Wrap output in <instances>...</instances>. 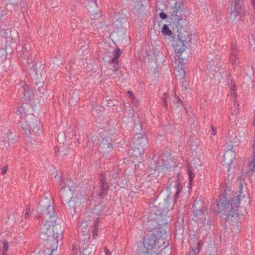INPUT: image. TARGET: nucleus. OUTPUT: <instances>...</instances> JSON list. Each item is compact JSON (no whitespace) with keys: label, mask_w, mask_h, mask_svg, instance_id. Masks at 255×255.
I'll use <instances>...</instances> for the list:
<instances>
[{"label":"nucleus","mask_w":255,"mask_h":255,"mask_svg":"<svg viewBox=\"0 0 255 255\" xmlns=\"http://www.w3.org/2000/svg\"><path fill=\"white\" fill-rule=\"evenodd\" d=\"M174 202L167 195L162 202L158 198L152 199L149 204V225L152 226L153 234L137 245L135 255H170L171 248L168 247V235L161 228L169 223L171 218L168 215Z\"/></svg>","instance_id":"f257e3e1"},{"label":"nucleus","mask_w":255,"mask_h":255,"mask_svg":"<svg viewBox=\"0 0 255 255\" xmlns=\"http://www.w3.org/2000/svg\"><path fill=\"white\" fill-rule=\"evenodd\" d=\"M53 204L51 197L48 196L43 198L37 206V210L43 212L45 219V223L40 228L39 237L41 240L46 241V243L40 255H52L58 247V238L63 232L61 226L57 223V216Z\"/></svg>","instance_id":"f03ea898"},{"label":"nucleus","mask_w":255,"mask_h":255,"mask_svg":"<svg viewBox=\"0 0 255 255\" xmlns=\"http://www.w3.org/2000/svg\"><path fill=\"white\" fill-rule=\"evenodd\" d=\"M243 195V184L240 183L238 192L234 193L232 196L226 197L223 196L219 200L217 204L219 209V214L220 217H222V214L226 216V223H230V219L232 222L235 223L233 224L235 229H238L239 225H237V219L238 209L240 207L241 199L244 198Z\"/></svg>","instance_id":"7ed1b4c3"},{"label":"nucleus","mask_w":255,"mask_h":255,"mask_svg":"<svg viewBox=\"0 0 255 255\" xmlns=\"http://www.w3.org/2000/svg\"><path fill=\"white\" fill-rule=\"evenodd\" d=\"M55 177L60 181V192L62 198L65 196V193H67L68 191L72 193V197L67 202V204L70 212L73 216L78 211V208L84 202V199L82 195L74 193L75 191V186L73 182L71 180H67L65 182L62 181L59 176L56 175Z\"/></svg>","instance_id":"20e7f679"},{"label":"nucleus","mask_w":255,"mask_h":255,"mask_svg":"<svg viewBox=\"0 0 255 255\" xmlns=\"http://www.w3.org/2000/svg\"><path fill=\"white\" fill-rule=\"evenodd\" d=\"M15 113L21 117L19 123L24 131V134L28 139L30 135H33L34 133L39 131L40 128V122L36 118H34L35 121L32 122L27 121V120L25 119L27 117L25 107L22 105L18 106Z\"/></svg>","instance_id":"39448f33"},{"label":"nucleus","mask_w":255,"mask_h":255,"mask_svg":"<svg viewBox=\"0 0 255 255\" xmlns=\"http://www.w3.org/2000/svg\"><path fill=\"white\" fill-rule=\"evenodd\" d=\"M189 40V35L188 32H184V33L179 34L177 40H174L172 43V46L174 48L176 56L178 58V62L179 65H181V68L183 69V64L184 59L181 56L184 51L187 48L188 41Z\"/></svg>","instance_id":"423d86ee"},{"label":"nucleus","mask_w":255,"mask_h":255,"mask_svg":"<svg viewBox=\"0 0 255 255\" xmlns=\"http://www.w3.org/2000/svg\"><path fill=\"white\" fill-rule=\"evenodd\" d=\"M136 136L133 141L135 146L133 149V155L140 160L141 156L144 153V145L142 144H145L146 140L141 134H136Z\"/></svg>","instance_id":"0eeeda50"},{"label":"nucleus","mask_w":255,"mask_h":255,"mask_svg":"<svg viewBox=\"0 0 255 255\" xmlns=\"http://www.w3.org/2000/svg\"><path fill=\"white\" fill-rule=\"evenodd\" d=\"M245 15V10L243 5V0H235L234 10L231 13V16L233 19L239 18L242 20Z\"/></svg>","instance_id":"6e6552de"},{"label":"nucleus","mask_w":255,"mask_h":255,"mask_svg":"<svg viewBox=\"0 0 255 255\" xmlns=\"http://www.w3.org/2000/svg\"><path fill=\"white\" fill-rule=\"evenodd\" d=\"M174 188L175 193L174 194V199L178 198L183 189V183L180 180V177L179 173L175 177L174 180L172 181L171 183L167 187V189L170 191Z\"/></svg>","instance_id":"1a4fd4ad"},{"label":"nucleus","mask_w":255,"mask_h":255,"mask_svg":"<svg viewBox=\"0 0 255 255\" xmlns=\"http://www.w3.org/2000/svg\"><path fill=\"white\" fill-rule=\"evenodd\" d=\"M247 129L245 128L241 127L239 128L236 132L235 137H231V142L235 146H239L242 142L246 139Z\"/></svg>","instance_id":"9d476101"},{"label":"nucleus","mask_w":255,"mask_h":255,"mask_svg":"<svg viewBox=\"0 0 255 255\" xmlns=\"http://www.w3.org/2000/svg\"><path fill=\"white\" fill-rule=\"evenodd\" d=\"M2 136L0 137V144L5 148H8L10 144H12L14 140V135L11 131L7 130L2 132Z\"/></svg>","instance_id":"9b49d317"},{"label":"nucleus","mask_w":255,"mask_h":255,"mask_svg":"<svg viewBox=\"0 0 255 255\" xmlns=\"http://www.w3.org/2000/svg\"><path fill=\"white\" fill-rule=\"evenodd\" d=\"M101 134H102V133H101ZM104 135L105 133H103L101 135L102 137V139L99 144V149L100 152H103V153L110 152L112 148V145L108 141V139H109V137L107 136L105 137H102V136Z\"/></svg>","instance_id":"f8f14e48"},{"label":"nucleus","mask_w":255,"mask_h":255,"mask_svg":"<svg viewBox=\"0 0 255 255\" xmlns=\"http://www.w3.org/2000/svg\"><path fill=\"white\" fill-rule=\"evenodd\" d=\"M235 152L230 149L227 150L224 155V162L230 168L235 159Z\"/></svg>","instance_id":"ddd939ff"},{"label":"nucleus","mask_w":255,"mask_h":255,"mask_svg":"<svg viewBox=\"0 0 255 255\" xmlns=\"http://www.w3.org/2000/svg\"><path fill=\"white\" fill-rule=\"evenodd\" d=\"M100 184L101 186V191L100 193V196L104 197L107 194L108 190V184L107 182L104 175H100Z\"/></svg>","instance_id":"4468645a"},{"label":"nucleus","mask_w":255,"mask_h":255,"mask_svg":"<svg viewBox=\"0 0 255 255\" xmlns=\"http://www.w3.org/2000/svg\"><path fill=\"white\" fill-rule=\"evenodd\" d=\"M89 3L87 5V9L90 13L94 15V18L98 15V5L96 0H88Z\"/></svg>","instance_id":"2eb2a0df"},{"label":"nucleus","mask_w":255,"mask_h":255,"mask_svg":"<svg viewBox=\"0 0 255 255\" xmlns=\"http://www.w3.org/2000/svg\"><path fill=\"white\" fill-rule=\"evenodd\" d=\"M161 32H162L163 35H164V36L171 37L172 38L173 43L174 40H177L178 39V37L179 34H183V33H184V32H186V31H184L183 32H182V31L179 32L178 35H177V37H176L174 35L172 31L169 29L168 25L167 24H164L162 28Z\"/></svg>","instance_id":"dca6fc26"},{"label":"nucleus","mask_w":255,"mask_h":255,"mask_svg":"<svg viewBox=\"0 0 255 255\" xmlns=\"http://www.w3.org/2000/svg\"><path fill=\"white\" fill-rule=\"evenodd\" d=\"M248 165L249 171L253 174L255 170V149L254 150L253 155L248 158Z\"/></svg>","instance_id":"f3484780"},{"label":"nucleus","mask_w":255,"mask_h":255,"mask_svg":"<svg viewBox=\"0 0 255 255\" xmlns=\"http://www.w3.org/2000/svg\"><path fill=\"white\" fill-rule=\"evenodd\" d=\"M180 5L179 2L174 0H170L167 3V7L174 10V11L177 12L180 8Z\"/></svg>","instance_id":"a211bd4d"},{"label":"nucleus","mask_w":255,"mask_h":255,"mask_svg":"<svg viewBox=\"0 0 255 255\" xmlns=\"http://www.w3.org/2000/svg\"><path fill=\"white\" fill-rule=\"evenodd\" d=\"M194 218L193 219L196 222H199L203 220L204 218V211L203 209H197L194 212Z\"/></svg>","instance_id":"6ab92c4d"},{"label":"nucleus","mask_w":255,"mask_h":255,"mask_svg":"<svg viewBox=\"0 0 255 255\" xmlns=\"http://www.w3.org/2000/svg\"><path fill=\"white\" fill-rule=\"evenodd\" d=\"M239 112V104L236 100H234L233 105L231 107V113L232 116L237 115Z\"/></svg>","instance_id":"aec40b11"},{"label":"nucleus","mask_w":255,"mask_h":255,"mask_svg":"<svg viewBox=\"0 0 255 255\" xmlns=\"http://www.w3.org/2000/svg\"><path fill=\"white\" fill-rule=\"evenodd\" d=\"M78 231L86 233L88 231V224L87 221H82L78 227Z\"/></svg>","instance_id":"412c9836"},{"label":"nucleus","mask_w":255,"mask_h":255,"mask_svg":"<svg viewBox=\"0 0 255 255\" xmlns=\"http://www.w3.org/2000/svg\"><path fill=\"white\" fill-rule=\"evenodd\" d=\"M98 224H99L98 219H97L95 221V222L94 223L93 229L92 232V238H93V239H94V240L95 239L98 235V228H99Z\"/></svg>","instance_id":"4be33fe9"},{"label":"nucleus","mask_w":255,"mask_h":255,"mask_svg":"<svg viewBox=\"0 0 255 255\" xmlns=\"http://www.w3.org/2000/svg\"><path fill=\"white\" fill-rule=\"evenodd\" d=\"M114 57L110 60L111 62H119L118 58L121 55V50L120 48H117L113 53Z\"/></svg>","instance_id":"5701e85b"},{"label":"nucleus","mask_w":255,"mask_h":255,"mask_svg":"<svg viewBox=\"0 0 255 255\" xmlns=\"http://www.w3.org/2000/svg\"><path fill=\"white\" fill-rule=\"evenodd\" d=\"M230 60L233 65H237V64L239 62V60L238 59L237 57V53H236L235 52L231 53V55L230 57Z\"/></svg>","instance_id":"b1692460"},{"label":"nucleus","mask_w":255,"mask_h":255,"mask_svg":"<svg viewBox=\"0 0 255 255\" xmlns=\"http://www.w3.org/2000/svg\"><path fill=\"white\" fill-rule=\"evenodd\" d=\"M72 251L73 255H78L80 251L79 245L76 244H74L72 246Z\"/></svg>","instance_id":"393cba45"},{"label":"nucleus","mask_w":255,"mask_h":255,"mask_svg":"<svg viewBox=\"0 0 255 255\" xmlns=\"http://www.w3.org/2000/svg\"><path fill=\"white\" fill-rule=\"evenodd\" d=\"M20 85L23 89V94L25 97H29V95H26V89L30 90L29 88L27 87V85H26L25 82H22L20 83Z\"/></svg>","instance_id":"a878e982"},{"label":"nucleus","mask_w":255,"mask_h":255,"mask_svg":"<svg viewBox=\"0 0 255 255\" xmlns=\"http://www.w3.org/2000/svg\"><path fill=\"white\" fill-rule=\"evenodd\" d=\"M188 177H189V186H191L192 184V182L193 179H194L195 175L192 172L191 169H188Z\"/></svg>","instance_id":"bb28decb"},{"label":"nucleus","mask_w":255,"mask_h":255,"mask_svg":"<svg viewBox=\"0 0 255 255\" xmlns=\"http://www.w3.org/2000/svg\"><path fill=\"white\" fill-rule=\"evenodd\" d=\"M92 252V249L88 247L84 248L82 252V255H90Z\"/></svg>","instance_id":"cd10ccee"},{"label":"nucleus","mask_w":255,"mask_h":255,"mask_svg":"<svg viewBox=\"0 0 255 255\" xmlns=\"http://www.w3.org/2000/svg\"><path fill=\"white\" fill-rule=\"evenodd\" d=\"M9 246L7 242H3V250L4 252L2 253V255H7L6 252L8 250Z\"/></svg>","instance_id":"c85d7f7f"},{"label":"nucleus","mask_w":255,"mask_h":255,"mask_svg":"<svg viewBox=\"0 0 255 255\" xmlns=\"http://www.w3.org/2000/svg\"><path fill=\"white\" fill-rule=\"evenodd\" d=\"M230 89L231 91V96H232L233 98H235L236 97L235 88V86L233 84H231V85L230 87Z\"/></svg>","instance_id":"c756f323"},{"label":"nucleus","mask_w":255,"mask_h":255,"mask_svg":"<svg viewBox=\"0 0 255 255\" xmlns=\"http://www.w3.org/2000/svg\"><path fill=\"white\" fill-rule=\"evenodd\" d=\"M30 210H31L30 207L29 206H27L26 209L25 213L24 214V218L25 219H27L29 218Z\"/></svg>","instance_id":"7c9ffc66"},{"label":"nucleus","mask_w":255,"mask_h":255,"mask_svg":"<svg viewBox=\"0 0 255 255\" xmlns=\"http://www.w3.org/2000/svg\"><path fill=\"white\" fill-rule=\"evenodd\" d=\"M203 245V243L201 242V241H200L197 245V247L195 249V250L197 251V254H199L200 250H201V246Z\"/></svg>","instance_id":"2f4dec72"},{"label":"nucleus","mask_w":255,"mask_h":255,"mask_svg":"<svg viewBox=\"0 0 255 255\" xmlns=\"http://www.w3.org/2000/svg\"><path fill=\"white\" fill-rule=\"evenodd\" d=\"M249 42L251 45L255 44V36L252 35L251 37L249 38Z\"/></svg>","instance_id":"473e14b6"},{"label":"nucleus","mask_w":255,"mask_h":255,"mask_svg":"<svg viewBox=\"0 0 255 255\" xmlns=\"http://www.w3.org/2000/svg\"><path fill=\"white\" fill-rule=\"evenodd\" d=\"M194 163L196 164V166H200L202 164V162L200 161V159L199 158H194Z\"/></svg>","instance_id":"72a5a7b5"},{"label":"nucleus","mask_w":255,"mask_h":255,"mask_svg":"<svg viewBox=\"0 0 255 255\" xmlns=\"http://www.w3.org/2000/svg\"><path fill=\"white\" fill-rule=\"evenodd\" d=\"M128 95L129 97L130 98V99L132 101H134V100H135V97L134 95L131 91H128Z\"/></svg>","instance_id":"f704fd0d"},{"label":"nucleus","mask_w":255,"mask_h":255,"mask_svg":"<svg viewBox=\"0 0 255 255\" xmlns=\"http://www.w3.org/2000/svg\"><path fill=\"white\" fill-rule=\"evenodd\" d=\"M114 63H115L113 66V68L115 71H117L118 70L119 68V62H113Z\"/></svg>","instance_id":"c9c22d12"},{"label":"nucleus","mask_w":255,"mask_h":255,"mask_svg":"<svg viewBox=\"0 0 255 255\" xmlns=\"http://www.w3.org/2000/svg\"><path fill=\"white\" fill-rule=\"evenodd\" d=\"M159 16H160V18L162 19L166 18L167 16V14L163 12H161L160 13Z\"/></svg>","instance_id":"e433bc0d"},{"label":"nucleus","mask_w":255,"mask_h":255,"mask_svg":"<svg viewBox=\"0 0 255 255\" xmlns=\"http://www.w3.org/2000/svg\"><path fill=\"white\" fill-rule=\"evenodd\" d=\"M159 162H160V160H159V161L157 162V163L155 166H154V167H151V168L153 169L154 170H158L159 169V164H160Z\"/></svg>","instance_id":"4c0bfd02"},{"label":"nucleus","mask_w":255,"mask_h":255,"mask_svg":"<svg viewBox=\"0 0 255 255\" xmlns=\"http://www.w3.org/2000/svg\"><path fill=\"white\" fill-rule=\"evenodd\" d=\"M211 130L210 131L211 135H215L216 133V130H215V128L212 126L211 127Z\"/></svg>","instance_id":"58836bf2"},{"label":"nucleus","mask_w":255,"mask_h":255,"mask_svg":"<svg viewBox=\"0 0 255 255\" xmlns=\"http://www.w3.org/2000/svg\"><path fill=\"white\" fill-rule=\"evenodd\" d=\"M7 170V167L6 166L3 167L1 170V174L2 175H4L6 173Z\"/></svg>","instance_id":"ea45409f"},{"label":"nucleus","mask_w":255,"mask_h":255,"mask_svg":"<svg viewBox=\"0 0 255 255\" xmlns=\"http://www.w3.org/2000/svg\"><path fill=\"white\" fill-rule=\"evenodd\" d=\"M235 52L236 53H237V45H232V52Z\"/></svg>","instance_id":"a19ab883"},{"label":"nucleus","mask_w":255,"mask_h":255,"mask_svg":"<svg viewBox=\"0 0 255 255\" xmlns=\"http://www.w3.org/2000/svg\"><path fill=\"white\" fill-rule=\"evenodd\" d=\"M163 96H164V97H162V99L163 100V104H164V106H166V105H167V101H166V99L165 98V96H166V93H164L163 94Z\"/></svg>","instance_id":"79ce46f5"},{"label":"nucleus","mask_w":255,"mask_h":255,"mask_svg":"<svg viewBox=\"0 0 255 255\" xmlns=\"http://www.w3.org/2000/svg\"><path fill=\"white\" fill-rule=\"evenodd\" d=\"M105 255H111V252L108 250V248L105 247L104 248Z\"/></svg>","instance_id":"37998d69"},{"label":"nucleus","mask_w":255,"mask_h":255,"mask_svg":"<svg viewBox=\"0 0 255 255\" xmlns=\"http://www.w3.org/2000/svg\"><path fill=\"white\" fill-rule=\"evenodd\" d=\"M190 254L191 255H196V254H198L197 253V251L195 249H192L191 251Z\"/></svg>","instance_id":"c03bdc74"},{"label":"nucleus","mask_w":255,"mask_h":255,"mask_svg":"<svg viewBox=\"0 0 255 255\" xmlns=\"http://www.w3.org/2000/svg\"><path fill=\"white\" fill-rule=\"evenodd\" d=\"M30 72H31V73L34 72L35 73V74L37 75V73L35 72V69L34 68H31V69L30 70Z\"/></svg>","instance_id":"a18cd8bd"},{"label":"nucleus","mask_w":255,"mask_h":255,"mask_svg":"<svg viewBox=\"0 0 255 255\" xmlns=\"http://www.w3.org/2000/svg\"><path fill=\"white\" fill-rule=\"evenodd\" d=\"M155 159H156V157L155 156H154L153 158L152 159V160L153 162H155Z\"/></svg>","instance_id":"49530a36"},{"label":"nucleus","mask_w":255,"mask_h":255,"mask_svg":"<svg viewBox=\"0 0 255 255\" xmlns=\"http://www.w3.org/2000/svg\"><path fill=\"white\" fill-rule=\"evenodd\" d=\"M183 74H184V77L185 76V70L183 69Z\"/></svg>","instance_id":"de8ad7c7"},{"label":"nucleus","mask_w":255,"mask_h":255,"mask_svg":"<svg viewBox=\"0 0 255 255\" xmlns=\"http://www.w3.org/2000/svg\"><path fill=\"white\" fill-rule=\"evenodd\" d=\"M198 202H200V200H199ZM197 202H198V201H197V200H196L195 201V204H197Z\"/></svg>","instance_id":"09e8293b"},{"label":"nucleus","mask_w":255,"mask_h":255,"mask_svg":"<svg viewBox=\"0 0 255 255\" xmlns=\"http://www.w3.org/2000/svg\"><path fill=\"white\" fill-rule=\"evenodd\" d=\"M137 126H139L140 128H141V125H137Z\"/></svg>","instance_id":"8fccbe9b"},{"label":"nucleus","mask_w":255,"mask_h":255,"mask_svg":"<svg viewBox=\"0 0 255 255\" xmlns=\"http://www.w3.org/2000/svg\"><path fill=\"white\" fill-rule=\"evenodd\" d=\"M191 149H194V148L192 147V146L191 147Z\"/></svg>","instance_id":"3c124183"}]
</instances>
